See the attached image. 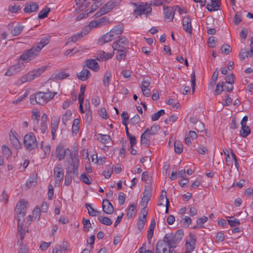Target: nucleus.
Here are the masks:
<instances>
[{"mask_svg": "<svg viewBox=\"0 0 253 253\" xmlns=\"http://www.w3.org/2000/svg\"><path fill=\"white\" fill-rule=\"evenodd\" d=\"M50 41V36L44 37L42 38L40 41L36 44L35 46L38 48V49L41 51L42 48L48 44Z\"/></svg>", "mask_w": 253, "mask_h": 253, "instance_id": "bb28decb", "label": "nucleus"}, {"mask_svg": "<svg viewBox=\"0 0 253 253\" xmlns=\"http://www.w3.org/2000/svg\"><path fill=\"white\" fill-rule=\"evenodd\" d=\"M72 116V112L70 110L66 111L65 114L62 116V123L66 126L67 122L70 120Z\"/></svg>", "mask_w": 253, "mask_h": 253, "instance_id": "49530a36", "label": "nucleus"}, {"mask_svg": "<svg viewBox=\"0 0 253 253\" xmlns=\"http://www.w3.org/2000/svg\"><path fill=\"white\" fill-rule=\"evenodd\" d=\"M163 10L164 13V17L169 21H172L174 18L175 8L173 7H169L168 6H164Z\"/></svg>", "mask_w": 253, "mask_h": 253, "instance_id": "9d476101", "label": "nucleus"}, {"mask_svg": "<svg viewBox=\"0 0 253 253\" xmlns=\"http://www.w3.org/2000/svg\"><path fill=\"white\" fill-rule=\"evenodd\" d=\"M59 123V118H55V119H51L50 128H51V134H52V138L53 140L55 138V134H56L57 129L58 128Z\"/></svg>", "mask_w": 253, "mask_h": 253, "instance_id": "5701e85b", "label": "nucleus"}, {"mask_svg": "<svg viewBox=\"0 0 253 253\" xmlns=\"http://www.w3.org/2000/svg\"><path fill=\"white\" fill-rule=\"evenodd\" d=\"M50 11V8L45 7L43 9L39 12L38 14V17L41 19L45 18V17H47Z\"/></svg>", "mask_w": 253, "mask_h": 253, "instance_id": "37998d69", "label": "nucleus"}, {"mask_svg": "<svg viewBox=\"0 0 253 253\" xmlns=\"http://www.w3.org/2000/svg\"><path fill=\"white\" fill-rule=\"evenodd\" d=\"M112 166H108L106 168V169L103 171V175L106 178H109L110 177L112 172Z\"/></svg>", "mask_w": 253, "mask_h": 253, "instance_id": "6e6d98bb", "label": "nucleus"}, {"mask_svg": "<svg viewBox=\"0 0 253 253\" xmlns=\"http://www.w3.org/2000/svg\"><path fill=\"white\" fill-rule=\"evenodd\" d=\"M241 130L240 131V134L243 137H246L250 133L251 129L249 126L247 125L241 126Z\"/></svg>", "mask_w": 253, "mask_h": 253, "instance_id": "58836bf2", "label": "nucleus"}, {"mask_svg": "<svg viewBox=\"0 0 253 253\" xmlns=\"http://www.w3.org/2000/svg\"><path fill=\"white\" fill-rule=\"evenodd\" d=\"M23 144L29 151H31L38 147V142L36 136L33 132H29L25 135Z\"/></svg>", "mask_w": 253, "mask_h": 253, "instance_id": "f03ea898", "label": "nucleus"}, {"mask_svg": "<svg viewBox=\"0 0 253 253\" xmlns=\"http://www.w3.org/2000/svg\"><path fill=\"white\" fill-rule=\"evenodd\" d=\"M183 235V230L182 229H179L174 235H173V237L177 243H178L182 239Z\"/></svg>", "mask_w": 253, "mask_h": 253, "instance_id": "a19ab883", "label": "nucleus"}, {"mask_svg": "<svg viewBox=\"0 0 253 253\" xmlns=\"http://www.w3.org/2000/svg\"><path fill=\"white\" fill-rule=\"evenodd\" d=\"M124 29V25L122 24L117 25L115 26L109 32L114 35L115 38L119 35H121Z\"/></svg>", "mask_w": 253, "mask_h": 253, "instance_id": "c85d7f7f", "label": "nucleus"}, {"mask_svg": "<svg viewBox=\"0 0 253 253\" xmlns=\"http://www.w3.org/2000/svg\"><path fill=\"white\" fill-rule=\"evenodd\" d=\"M54 176L55 177V186H59L60 182L64 177L63 169L56 167L54 169Z\"/></svg>", "mask_w": 253, "mask_h": 253, "instance_id": "9b49d317", "label": "nucleus"}, {"mask_svg": "<svg viewBox=\"0 0 253 253\" xmlns=\"http://www.w3.org/2000/svg\"><path fill=\"white\" fill-rule=\"evenodd\" d=\"M230 219H228V222L229 225L232 227H236L240 224V220L233 216L229 217Z\"/></svg>", "mask_w": 253, "mask_h": 253, "instance_id": "09e8293b", "label": "nucleus"}, {"mask_svg": "<svg viewBox=\"0 0 253 253\" xmlns=\"http://www.w3.org/2000/svg\"><path fill=\"white\" fill-rule=\"evenodd\" d=\"M39 7V5L38 2L28 1L26 3L23 11L25 13H30L37 11Z\"/></svg>", "mask_w": 253, "mask_h": 253, "instance_id": "ddd939ff", "label": "nucleus"}, {"mask_svg": "<svg viewBox=\"0 0 253 253\" xmlns=\"http://www.w3.org/2000/svg\"><path fill=\"white\" fill-rule=\"evenodd\" d=\"M182 25L184 30L189 34L192 32V28L191 25V19L189 16H185L182 19Z\"/></svg>", "mask_w": 253, "mask_h": 253, "instance_id": "dca6fc26", "label": "nucleus"}, {"mask_svg": "<svg viewBox=\"0 0 253 253\" xmlns=\"http://www.w3.org/2000/svg\"><path fill=\"white\" fill-rule=\"evenodd\" d=\"M121 2V0H111L103 5L107 12H110L113 8L118 5Z\"/></svg>", "mask_w": 253, "mask_h": 253, "instance_id": "cd10ccee", "label": "nucleus"}, {"mask_svg": "<svg viewBox=\"0 0 253 253\" xmlns=\"http://www.w3.org/2000/svg\"><path fill=\"white\" fill-rule=\"evenodd\" d=\"M79 164V160L76 157L74 159L72 158V164H70V166L73 167V170L72 172L76 175L78 174V165Z\"/></svg>", "mask_w": 253, "mask_h": 253, "instance_id": "c9c22d12", "label": "nucleus"}, {"mask_svg": "<svg viewBox=\"0 0 253 253\" xmlns=\"http://www.w3.org/2000/svg\"><path fill=\"white\" fill-rule=\"evenodd\" d=\"M85 66L94 72H98L100 69L98 63L93 59H88L85 61Z\"/></svg>", "mask_w": 253, "mask_h": 253, "instance_id": "f3484780", "label": "nucleus"}, {"mask_svg": "<svg viewBox=\"0 0 253 253\" xmlns=\"http://www.w3.org/2000/svg\"><path fill=\"white\" fill-rule=\"evenodd\" d=\"M89 32V28H83L82 31L78 33L77 34L73 35L70 39L71 42H75L78 40L82 39Z\"/></svg>", "mask_w": 253, "mask_h": 253, "instance_id": "6ab92c4d", "label": "nucleus"}, {"mask_svg": "<svg viewBox=\"0 0 253 253\" xmlns=\"http://www.w3.org/2000/svg\"><path fill=\"white\" fill-rule=\"evenodd\" d=\"M208 220V217L205 216H203L202 217L199 218L197 219L196 222L198 225H200V228L203 227V224L206 222Z\"/></svg>", "mask_w": 253, "mask_h": 253, "instance_id": "680f3d73", "label": "nucleus"}, {"mask_svg": "<svg viewBox=\"0 0 253 253\" xmlns=\"http://www.w3.org/2000/svg\"><path fill=\"white\" fill-rule=\"evenodd\" d=\"M21 218L17 219L18 220V225H17V230L19 234V237L21 240H22L25 235V229L24 228L23 225L22 223H20V221Z\"/></svg>", "mask_w": 253, "mask_h": 253, "instance_id": "e433bc0d", "label": "nucleus"}, {"mask_svg": "<svg viewBox=\"0 0 253 253\" xmlns=\"http://www.w3.org/2000/svg\"><path fill=\"white\" fill-rule=\"evenodd\" d=\"M174 151L176 154H180L183 151V145L179 141L176 140L174 142Z\"/></svg>", "mask_w": 253, "mask_h": 253, "instance_id": "c03bdc74", "label": "nucleus"}, {"mask_svg": "<svg viewBox=\"0 0 253 253\" xmlns=\"http://www.w3.org/2000/svg\"><path fill=\"white\" fill-rule=\"evenodd\" d=\"M90 76V72L87 69L84 67L80 73L77 74L78 78L82 81H86Z\"/></svg>", "mask_w": 253, "mask_h": 253, "instance_id": "393cba45", "label": "nucleus"}, {"mask_svg": "<svg viewBox=\"0 0 253 253\" xmlns=\"http://www.w3.org/2000/svg\"><path fill=\"white\" fill-rule=\"evenodd\" d=\"M17 135L18 134L15 131H10L9 134L10 141L15 148L19 149L21 147V144L17 137Z\"/></svg>", "mask_w": 253, "mask_h": 253, "instance_id": "4be33fe9", "label": "nucleus"}, {"mask_svg": "<svg viewBox=\"0 0 253 253\" xmlns=\"http://www.w3.org/2000/svg\"><path fill=\"white\" fill-rule=\"evenodd\" d=\"M40 51L41 50L35 45L23 52L20 56V59L24 61L31 60L34 58Z\"/></svg>", "mask_w": 253, "mask_h": 253, "instance_id": "39448f33", "label": "nucleus"}, {"mask_svg": "<svg viewBox=\"0 0 253 253\" xmlns=\"http://www.w3.org/2000/svg\"><path fill=\"white\" fill-rule=\"evenodd\" d=\"M89 32V28H83L82 31L78 33L77 34L73 35L70 39L71 42H75L78 40L82 39Z\"/></svg>", "mask_w": 253, "mask_h": 253, "instance_id": "a211bd4d", "label": "nucleus"}, {"mask_svg": "<svg viewBox=\"0 0 253 253\" xmlns=\"http://www.w3.org/2000/svg\"><path fill=\"white\" fill-rule=\"evenodd\" d=\"M217 41L213 37H211L208 39V44L209 46L211 47H214L217 44Z\"/></svg>", "mask_w": 253, "mask_h": 253, "instance_id": "e2e57ef3", "label": "nucleus"}, {"mask_svg": "<svg viewBox=\"0 0 253 253\" xmlns=\"http://www.w3.org/2000/svg\"><path fill=\"white\" fill-rule=\"evenodd\" d=\"M85 208L87 209L88 211V213L90 216H97L99 217V216L100 215L101 211H98L95 209H94L92 206L91 204L89 203H86L85 205Z\"/></svg>", "mask_w": 253, "mask_h": 253, "instance_id": "7c9ffc66", "label": "nucleus"}, {"mask_svg": "<svg viewBox=\"0 0 253 253\" xmlns=\"http://www.w3.org/2000/svg\"><path fill=\"white\" fill-rule=\"evenodd\" d=\"M21 9V7L19 5H14L12 6H9L8 7V10L11 13H17L19 10Z\"/></svg>", "mask_w": 253, "mask_h": 253, "instance_id": "69168bd1", "label": "nucleus"}, {"mask_svg": "<svg viewBox=\"0 0 253 253\" xmlns=\"http://www.w3.org/2000/svg\"><path fill=\"white\" fill-rule=\"evenodd\" d=\"M129 41L124 36H120L119 39L113 42L112 47L114 50L118 52H125L128 48Z\"/></svg>", "mask_w": 253, "mask_h": 253, "instance_id": "7ed1b4c3", "label": "nucleus"}, {"mask_svg": "<svg viewBox=\"0 0 253 253\" xmlns=\"http://www.w3.org/2000/svg\"><path fill=\"white\" fill-rule=\"evenodd\" d=\"M191 219L188 216H183L180 219V223L184 228L188 227L189 225L191 223Z\"/></svg>", "mask_w": 253, "mask_h": 253, "instance_id": "4c0bfd02", "label": "nucleus"}, {"mask_svg": "<svg viewBox=\"0 0 253 253\" xmlns=\"http://www.w3.org/2000/svg\"><path fill=\"white\" fill-rule=\"evenodd\" d=\"M224 82H222L221 83H219L217 84L215 90V91L217 94H220L223 91H224Z\"/></svg>", "mask_w": 253, "mask_h": 253, "instance_id": "bf43d9fd", "label": "nucleus"}, {"mask_svg": "<svg viewBox=\"0 0 253 253\" xmlns=\"http://www.w3.org/2000/svg\"><path fill=\"white\" fill-rule=\"evenodd\" d=\"M28 203L24 200H20L17 204L15 212L17 219L23 218L25 215L26 205Z\"/></svg>", "mask_w": 253, "mask_h": 253, "instance_id": "423d86ee", "label": "nucleus"}, {"mask_svg": "<svg viewBox=\"0 0 253 253\" xmlns=\"http://www.w3.org/2000/svg\"><path fill=\"white\" fill-rule=\"evenodd\" d=\"M44 71L43 67L38 68L36 70H32L26 75H23L20 79L21 83H25L26 82H30L37 77L40 76Z\"/></svg>", "mask_w": 253, "mask_h": 253, "instance_id": "20e7f679", "label": "nucleus"}, {"mask_svg": "<svg viewBox=\"0 0 253 253\" xmlns=\"http://www.w3.org/2000/svg\"><path fill=\"white\" fill-rule=\"evenodd\" d=\"M97 139L103 144H107L111 141V138L109 135L101 133L97 135Z\"/></svg>", "mask_w": 253, "mask_h": 253, "instance_id": "72a5a7b5", "label": "nucleus"}, {"mask_svg": "<svg viewBox=\"0 0 253 253\" xmlns=\"http://www.w3.org/2000/svg\"><path fill=\"white\" fill-rule=\"evenodd\" d=\"M24 64L23 62L18 61L16 64L10 67L5 73L7 76H11L19 73L22 69Z\"/></svg>", "mask_w": 253, "mask_h": 253, "instance_id": "1a4fd4ad", "label": "nucleus"}, {"mask_svg": "<svg viewBox=\"0 0 253 253\" xmlns=\"http://www.w3.org/2000/svg\"><path fill=\"white\" fill-rule=\"evenodd\" d=\"M164 109H161L156 113L153 114L151 116V119L153 121H157L162 115L165 114Z\"/></svg>", "mask_w": 253, "mask_h": 253, "instance_id": "603ef678", "label": "nucleus"}, {"mask_svg": "<svg viewBox=\"0 0 253 253\" xmlns=\"http://www.w3.org/2000/svg\"><path fill=\"white\" fill-rule=\"evenodd\" d=\"M55 153L59 161L62 160L65 155L68 153H69L70 158H73L70 149L68 148L65 149L64 147L62 145L57 146L55 149Z\"/></svg>", "mask_w": 253, "mask_h": 253, "instance_id": "6e6552de", "label": "nucleus"}, {"mask_svg": "<svg viewBox=\"0 0 253 253\" xmlns=\"http://www.w3.org/2000/svg\"><path fill=\"white\" fill-rule=\"evenodd\" d=\"M102 210L105 213L110 214L114 211V207L108 200L104 199L102 201Z\"/></svg>", "mask_w": 253, "mask_h": 253, "instance_id": "aec40b11", "label": "nucleus"}, {"mask_svg": "<svg viewBox=\"0 0 253 253\" xmlns=\"http://www.w3.org/2000/svg\"><path fill=\"white\" fill-rule=\"evenodd\" d=\"M113 56V54L110 53H106L103 51H100L98 52L96 59L97 60H104L106 61L111 58Z\"/></svg>", "mask_w": 253, "mask_h": 253, "instance_id": "c756f323", "label": "nucleus"}, {"mask_svg": "<svg viewBox=\"0 0 253 253\" xmlns=\"http://www.w3.org/2000/svg\"><path fill=\"white\" fill-rule=\"evenodd\" d=\"M225 239L224 234L222 232H218L215 237V241L217 243L222 242Z\"/></svg>", "mask_w": 253, "mask_h": 253, "instance_id": "774afa93", "label": "nucleus"}, {"mask_svg": "<svg viewBox=\"0 0 253 253\" xmlns=\"http://www.w3.org/2000/svg\"><path fill=\"white\" fill-rule=\"evenodd\" d=\"M69 76V74L65 73L64 72H60V73L56 74L53 78L55 80H63Z\"/></svg>", "mask_w": 253, "mask_h": 253, "instance_id": "864d4df0", "label": "nucleus"}, {"mask_svg": "<svg viewBox=\"0 0 253 253\" xmlns=\"http://www.w3.org/2000/svg\"><path fill=\"white\" fill-rule=\"evenodd\" d=\"M242 12L239 11L237 12L234 17V23L235 25H238L242 21Z\"/></svg>", "mask_w": 253, "mask_h": 253, "instance_id": "052dcab7", "label": "nucleus"}, {"mask_svg": "<svg viewBox=\"0 0 253 253\" xmlns=\"http://www.w3.org/2000/svg\"><path fill=\"white\" fill-rule=\"evenodd\" d=\"M166 243L164 241V239L160 240L157 242L156 247V253H168V250L166 248Z\"/></svg>", "mask_w": 253, "mask_h": 253, "instance_id": "412c9836", "label": "nucleus"}, {"mask_svg": "<svg viewBox=\"0 0 253 253\" xmlns=\"http://www.w3.org/2000/svg\"><path fill=\"white\" fill-rule=\"evenodd\" d=\"M72 170H67V172L65 176V185H69L71 184L72 180V176L71 175Z\"/></svg>", "mask_w": 253, "mask_h": 253, "instance_id": "8fccbe9b", "label": "nucleus"}, {"mask_svg": "<svg viewBox=\"0 0 253 253\" xmlns=\"http://www.w3.org/2000/svg\"><path fill=\"white\" fill-rule=\"evenodd\" d=\"M81 180L84 183L89 185L91 183V179L87 176L85 173H83L81 176Z\"/></svg>", "mask_w": 253, "mask_h": 253, "instance_id": "0e129e2a", "label": "nucleus"}, {"mask_svg": "<svg viewBox=\"0 0 253 253\" xmlns=\"http://www.w3.org/2000/svg\"><path fill=\"white\" fill-rule=\"evenodd\" d=\"M56 94V92L39 91L30 95V103L33 105H43L52 99Z\"/></svg>", "mask_w": 253, "mask_h": 253, "instance_id": "f257e3e1", "label": "nucleus"}, {"mask_svg": "<svg viewBox=\"0 0 253 253\" xmlns=\"http://www.w3.org/2000/svg\"><path fill=\"white\" fill-rule=\"evenodd\" d=\"M112 76V74L110 70H107L105 72L103 79V84L105 87H108L109 85Z\"/></svg>", "mask_w": 253, "mask_h": 253, "instance_id": "473e14b6", "label": "nucleus"}, {"mask_svg": "<svg viewBox=\"0 0 253 253\" xmlns=\"http://www.w3.org/2000/svg\"><path fill=\"white\" fill-rule=\"evenodd\" d=\"M211 2L207 5V8L210 11L217 10L220 6V0H211Z\"/></svg>", "mask_w": 253, "mask_h": 253, "instance_id": "a878e982", "label": "nucleus"}, {"mask_svg": "<svg viewBox=\"0 0 253 253\" xmlns=\"http://www.w3.org/2000/svg\"><path fill=\"white\" fill-rule=\"evenodd\" d=\"M141 143L148 147L150 144V136L147 134V130H145L141 136Z\"/></svg>", "mask_w": 253, "mask_h": 253, "instance_id": "f704fd0d", "label": "nucleus"}, {"mask_svg": "<svg viewBox=\"0 0 253 253\" xmlns=\"http://www.w3.org/2000/svg\"><path fill=\"white\" fill-rule=\"evenodd\" d=\"M152 8L150 5L147 4H143L138 5L134 10V13L137 15L145 14L146 16L151 14Z\"/></svg>", "mask_w": 253, "mask_h": 253, "instance_id": "0eeeda50", "label": "nucleus"}, {"mask_svg": "<svg viewBox=\"0 0 253 253\" xmlns=\"http://www.w3.org/2000/svg\"><path fill=\"white\" fill-rule=\"evenodd\" d=\"M98 219L100 223L106 225H111L112 224V221L109 218L105 216H99Z\"/></svg>", "mask_w": 253, "mask_h": 253, "instance_id": "ea45409f", "label": "nucleus"}, {"mask_svg": "<svg viewBox=\"0 0 253 253\" xmlns=\"http://www.w3.org/2000/svg\"><path fill=\"white\" fill-rule=\"evenodd\" d=\"M80 123V120L79 119H75L74 120L72 128L73 133L76 134L78 132Z\"/></svg>", "mask_w": 253, "mask_h": 253, "instance_id": "de8ad7c7", "label": "nucleus"}, {"mask_svg": "<svg viewBox=\"0 0 253 253\" xmlns=\"http://www.w3.org/2000/svg\"><path fill=\"white\" fill-rule=\"evenodd\" d=\"M114 38V35L111 34V32H109L99 38L98 42L99 44L103 45L105 43L112 41Z\"/></svg>", "mask_w": 253, "mask_h": 253, "instance_id": "b1692460", "label": "nucleus"}, {"mask_svg": "<svg viewBox=\"0 0 253 253\" xmlns=\"http://www.w3.org/2000/svg\"><path fill=\"white\" fill-rule=\"evenodd\" d=\"M164 241H165L167 246L169 250L173 249L176 247V245L178 244L177 242L174 240L173 234L171 233H168L166 234L164 237Z\"/></svg>", "mask_w": 253, "mask_h": 253, "instance_id": "f8f14e48", "label": "nucleus"}, {"mask_svg": "<svg viewBox=\"0 0 253 253\" xmlns=\"http://www.w3.org/2000/svg\"><path fill=\"white\" fill-rule=\"evenodd\" d=\"M167 198V192L165 190H163L161 191V196L159 198L160 202L158 204V206H164L165 201H166Z\"/></svg>", "mask_w": 253, "mask_h": 253, "instance_id": "3c124183", "label": "nucleus"}, {"mask_svg": "<svg viewBox=\"0 0 253 253\" xmlns=\"http://www.w3.org/2000/svg\"><path fill=\"white\" fill-rule=\"evenodd\" d=\"M22 242L18 241L17 244L21 245V247L18 251V253H29L28 248L26 245H21Z\"/></svg>", "mask_w": 253, "mask_h": 253, "instance_id": "13d9d810", "label": "nucleus"}, {"mask_svg": "<svg viewBox=\"0 0 253 253\" xmlns=\"http://www.w3.org/2000/svg\"><path fill=\"white\" fill-rule=\"evenodd\" d=\"M146 221V219L141 218V217L139 216L137 222V228L139 231H141L143 229Z\"/></svg>", "mask_w": 253, "mask_h": 253, "instance_id": "4d7b16f0", "label": "nucleus"}, {"mask_svg": "<svg viewBox=\"0 0 253 253\" xmlns=\"http://www.w3.org/2000/svg\"><path fill=\"white\" fill-rule=\"evenodd\" d=\"M135 206L133 204H132L129 206V209L126 213V216L128 218H131L133 216L135 215V213H136V210H135Z\"/></svg>", "mask_w": 253, "mask_h": 253, "instance_id": "a18cd8bd", "label": "nucleus"}, {"mask_svg": "<svg viewBox=\"0 0 253 253\" xmlns=\"http://www.w3.org/2000/svg\"><path fill=\"white\" fill-rule=\"evenodd\" d=\"M221 50L223 53L228 54L231 52L232 49L229 45L223 44L221 47Z\"/></svg>", "mask_w": 253, "mask_h": 253, "instance_id": "338daca9", "label": "nucleus"}, {"mask_svg": "<svg viewBox=\"0 0 253 253\" xmlns=\"http://www.w3.org/2000/svg\"><path fill=\"white\" fill-rule=\"evenodd\" d=\"M218 74H219V72H218V69H216L212 76L211 78V81L210 85H211L212 86L215 85V84L216 83V81L217 77H218Z\"/></svg>", "mask_w": 253, "mask_h": 253, "instance_id": "5fc2aeb1", "label": "nucleus"}, {"mask_svg": "<svg viewBox=\"0 0 253 253\" xmlns=\"http://www.w3.org/2000/svg\"><path fill=\"white\" fill-rule=\"evenodd\" d=\"M253 55V46H251V49L249 51H246L242 49L239 53V57L241 60H244L246 58Z\"/></svg>", "mask_w": 253, "mask_h": 253, "instance_id": "2f4dec72", "label": "nucleus"}, {"mask_svg": "<svg viewBox=\"0 0 253 253\" xmlns=\"http://www.w3.org/2000/svg\"><path fill=\"white\" fill-rule=\"evenodd\" d=\"M152 196V189L148 186L145 187V190L143 192V196L142 198L141 206L146 207L148 202L150 200Z\"/></svg>", "mask_w": 253, "mask_h": 253, "instance_id": "4468645a", "label": "nucleus"}, {"mask_svg": "<svg viewBox=\"0 0 253 253\" xmlns=\"http://www.w3.org/2000/svg\"><path fill=\"white\" fill-rule=\"evenodd\" d=\"M24 28V26H16L11 30V33L13 36H17L21 33Z\"/></svg>", "mask_w": 253, "mask_h": 253, "instance_id": "79ce46f5", "label": "nucleus"}, {"mask_svg": "<svg viewBox=\"0 0 253 253\" xmlns=\"http://www.w3.org/2000/svg\"><path fill=\"white\" fill-rule=\"evenodd\" d=\"M196 240L197 238L196 236L190 233L189 235V239L186 242V250L194 251L195 248Z\"/></svg>", "mask_w": 253, "mask_h": 253, "instance_id": "2eb2a0df", "label": "nucleus"}]
</instances>
